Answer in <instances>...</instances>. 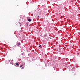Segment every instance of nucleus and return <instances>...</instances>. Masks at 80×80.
Wrapping results in <instances>:
<instances>
[{"label": "nucleus", "instance_id": "7", "mask_svg": "<svg viewBox=\"0 0 80 80\" xmlns=\"http://www.w3.org/2000/svg\"><path fill=\"white\" fill-rule=\"evenodd\" d=\"M39 45V47H40V48H42V46H41V45Z\"/></svg>", "mask_w": 80, "mask_h": 80}, {"label": "nucleus", "instance_id": "2", "mask_svg": "<svg viewBox=\"0 0 80 80\" xmlns=\"http://www.w3.org/2000/svg\"><path fill=\"white\" fill-rule=\"evenodd\" d=\"M16 65H17V66H19V64H18V62H17L16 63Z\"/></svg>", "mask_w": 80, "mask_h": 80}, {"label": "nucleus", "instance_id": "5", "mask_svg": "<svg viewBox=\"0 0 80 80\" xmlns=\"http://www.w3.org/2000/svg\"><path fill=\"white\" fill-rule=\"evenodd\" d=\"M24 68V67H23L21 69H23Z\"/></svg>", "mask_w": 80, "mask_h": 80}, {"label": "nucleus", "instance_id": "4", "mask_svg": "<svg viewBox=\"0 0 80 80\" xmlns=\"http://www.w3.org/2000/svg\"><path fill=\"white\" fill-rule=\"evenodd\" d=\"M28 22H31V21H32V20H31V19H28Z\"/></svg>", "mask_w": 80, "mask_h": 80}, {"label": "nucleus", "instance_id": "8", "mask_svg": "<svg viewBox=\"0 0 80 80\" xmlns=\"http://www.w3.org/2000/svg\"><path fill=\"white\" fill-rule=\"evenodd\" d=\"M26 25H27V26H28V23H27L26 24Z\"/></svg>", "mask_w": 80, "mask_h": 80}, {"label": "nucleus", "instance_id": "9", "mask_svg": "<svg viewBox=\"0 0 80 80\" xmlns=\"http://www.w3.org/2000/svg\"><path fill=\"white\" fill-rule=\"evenodd\" d=\"M44 36H45V37H47V34H45L44 35Z\"/></svg>", "mask_w": 80, "mask_h": 80}, {"label": "nucleus", "instance_id": "1", "mask_svg": "<svg viewBox=\"0 0 80 80\" xmlns=\"http://www.w3.org/2000/svg\"><path fill=\"white\" fill-rule=\"evenodd\" d=\"M20 45V43L18 42V43H17V46L18 45V46H19V45Z\"/></svg>", "mask_w": 80, "mask_h": 80}, {"label": "nucleus", "instance_id": "6", "mask_svg": "<svg viewBox=\"0 0 80 80\" xmlns=\"http://www.w3.org/2000/svg\"><path fill=\"white\" fill-rule=\"evenodd\" d=\"M23 66L22 65H20V68H21V67H22V66Z\"/></svg>", "mask_w": 80, "mask_h": 80}, {"label": "nucleus", "instance_id": "10", "mask_svg": "<svg viewBox=\"0 0 80 80\" xmlns=\"http://www.w3.org/2000/svg\"><path fill=\"white\" fill-rule=\"evenodd\" d=\"M38 18H39L40 17V16H38Z\"/></svg>", "mask_w": 80, "mask_h": 80}, {"label": "nucleus", "instance_id": "11", "mask_svg": "<svg viewBox=\"0 0 80 80\" xmlns=\"http://www.w3.org/2000/svg\"><path fill=\"white\" fill-rule=\"evenodd\" d=\"M63 9H64V10L65 9V8H64Z\"/></svg>", "mask_w": 80, "mask_h": 80}, {"label": "nucleus", "instance_id": "3", "mask_svg": "<svg viewBox=\"0 0 80 80\" xmlns=\"http://www.w3.org/2000/svg\"><path fill=\"white\" fill-rule=\"evenodd\" d=\"M25 35H23V37H20V38H25Z\"/></svg>", "mask_w": 80, "mask_h": 80}]
</instances>
